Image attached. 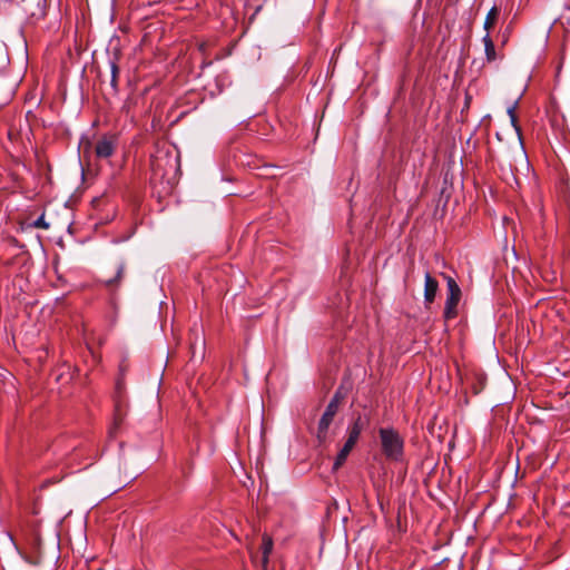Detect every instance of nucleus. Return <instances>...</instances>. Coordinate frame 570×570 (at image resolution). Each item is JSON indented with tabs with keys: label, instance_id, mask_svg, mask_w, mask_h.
Listing matches in <instances>:
<instances>
[{
	"label": "nucleus",
	"instance_id": "f257e3e1",
	"mask_svg": "<svg viewBox=\"0 0 570 570\" xmlns=\"http://www.w3.org/2000/svg\"><path fill=\"white\" fill-rule=\"evenodd\" d=\"M379 434L384 455L390 460L400 461L404 448V441L400 433L393 428H382Z\"/></svg>",
	"mask_w": 570,
	"mask_h": 570
},
{
	"label": "nucleus",
	"instance_id": "f03ea898",
	"mask_svg": "<svg viewBox=\"0 0 570 570\" xmlns=\"http://www.w3.org/2000/svg\"><path fill=\"white\" fill-rule=\"evenodd\" d=\"M340 400L341 399L336 393L334 397L331 400V402L327 404L323 415L320 419L316 433V438L320 443H323L326 440L328 428L332 424L334 416L338 411Z\"/></svg>",
	"mask_w": 570,
	"mask_h": 570
},
{
	"label": "nucleus",
	"instance_id": "7ed1b4c3",
	"mask_svg": "<svg viewBox=\"0 0 570 570\" xmlns=\"http://www.w3.org/2000/svg\"><path fill=\"white\" fill-rule=\"evenodd\" d=\"M448 298L444 307V318L452 320L456 316V307L461 299V288L454 278L446 276Z\"/></svg>",
	"mask_w": 570,
	"mask_h": 570
},
{
	"label": "nucleus",
	"instance_id": "20e7f679",
	"mask_svg": "<svg viewBox=\"0 0 570 570\" xmlns=\"http://www.w3.org/2000/svg\"><path fill=\"white\" fill-rule=\"evenodd\" d=\"M114 402L115 411L112 426L109 430L110 435H114L116 431L120 428L129 410V404L126 395H120V397H114Z\"/></svg>",
	"mask_w": 570,
	"mask_h": 570
},
{
	"label": "nucleus",
	"instance_id": "39448f33",
	"mask_svg": "<svg viewBox=\"0 0 570 570\" xmlns=\"http://www.w3.org/2000/svg\"><path fill=\"white\" fill-rule=\"evenodd\" d=\"M117 138L115 136L101 137L95 146V154L98 158H109L116 150Z\"/></svg>",
	"mask_w": 570,
	"mask_h": 570
},
{
	"label": "nucleus",
	"instance_id": "423d86ee",
	"mask_svg": "<svg viewBox=\"0 0 570 570\" xmlns=\"http://www.w3.org/2000/svg\"><path fill=\"white\" fill-rule=\"evenodd\" d=\"M439 288V283L435 278H433L430 273L425 274V283H424V302L426 304H431L434 302L436 292Z\"/></svg>",
	"mask_w": 570,
	"mask_h": 570
},
{
	"label": "nucleus",
	"instance_id": "0eeeda50",
	"mask_svg": "<svg viewBox=\"0 0 570 570\" xmlns=\"http://www.w3.org/2000/svg\"><path fill=\"white\" fill-rule=\"evenodd\" d=\"M273 539L264 533L263 534V538H262V546H261V549H262V568L264 570L267 569V566H268V561H269V554L272 553L273 551Z\"/></svg>",
	"mask_w": 570,
	"mask_h": 570
},
{
	"label": "nucleus",
	"instance_id": "6e6552de",
	"mask_svg": "<svg viewBox=\"0 0 570 570\" xmlns=\"http://www.w3.org/2000/svg\"><path fill=\"white\" fill-rule=\"evenodd\" d=\"M484 45V51H485V58L488 62H492L497 59V52L494 42L490 36V33H485V36L482 39Z\"/></svg>",
	"mask_w": 570,
	"mask_h": 570
},
{
	"label": "nucleus",
	"instance_id": "1a4fd4ad",
	"mask_svg": "<svg viewBox=\"0 0 570 570\" xmlns=\"http://www.w3.org/2000/svg\"><path fill=\"white\" fill-rule=\"evenodd\" d=\"M126 266L124 263H119L116 268V275L115 277H111L105 282L106 286L109 288L118 287L121 283L124 275H125Z\"/></svg>",
	"mask_w": 570,
	"mask_h": 570
},
{
	"label": "nucleus",
	"instance_id": "9d476101",
	"mask_svg": "<svg viewBox=\"0 0 570 570\" xmlns=\"http://www.w3.org/2000/svg\"><path fill=\"white\" fill-rule=\"evenodd\" d=\"M353 448H354V444H352L347 441L345 442L343 448L337 453V456H336L334 465H333L334 470H337L345 462V460L347 459V456L351 453V451L353 450Z\"/></svg>",
	"mask_w": 570,
	"mask_h": 570
},
{
	"label": "nucleus",
	"instance_id": "9b49d317",
	"mask_svg": "<svg viewBox=\"0 0 570 570\" xmlns=\"http://www.w3.org/2000/svg\"><path fill=\"white\" fill-rule=\"evenodd\" d=\"M499 13H500V10H499V8L497 6H493L489 10V12H488V14L485 17L484 23H483V28L487 31V33H490V30L495 24V22L498 20V17H499Z\"/></svg>",
	"mask_w": 570,
	"mask_h": 570
},
{
	"label": "nucleus",
	"instance_id": "f8f14e48",
	"mask_svg": "<svg viewBox=\"0 0 570 570\" xmlns=\"http://www.w3.org/2000/svg\"><path fill=\"white\" fill-rule=\"evenodd\" d=\"M120 395H126L125 391V382L122 377H119L116 382L115 387V396L114 397H120Z\"/></svg>",
	"mask_w": 570,
	"mask_h": 570
},
{
	"label": "nucleus",
	"instance_id": "ddd939ff",
	"mask_svg": "<svg viewBox=\"0 0 570 570\" xmlns=\"http://www.w3.org/2000/svg\"><path fill=\"white\" fill-rule=\"evenodd\" d=\"M515 107H517V104H514L511 107H509L508 108V114L510 116L512 126L515 128L517 131H520V128L518 127V120H517V115H515Z\"/></svg>",
	"mask_w": 570,
	"mask_h": 570
},
{
	"label": "nucleus",
	"instance_id": "4468645a",
	"mask_svg": "<svg viewBox=\"0 0 570 570\" xmlns=\"http://www.w3.org/2000/svg\"><path fill=\"white\" fill-rule=\"evenodd\" d=\"M365 423L363 422L362 417L358 415L350 426L351 430L362 432L364 429Z\"/></svg>",
	"mask_w": 570,
	"mask_h": 570
},
{
	"label": "nucleus",
	"instance_id": "2eb2a0df",
	"mask_svg": "<svg viewBox=\"0 0 570 570\" xmlns=\"http://www.w3.org/2000/svg\"><path fill=\"white\" fill-rule=\"evenodd\" d=\"M347 433H348V436H347L346 441L355 445L357 440H358V438H360V435H361V433L357 432V431H353L350 428L347 430Z\"/></svg>",
	"mask_w": 570,
	"mask_h": 570
},
{
	"label": "nucleus",
	"instance_id": "dca6fc26",
	"mask_svg": "<svg viewBox=\"0 0 570 570\" xmlns=\"http://www.w3.org/2000/svg\"><path fill=\"white\" fill-rule=\"evenodd\" d=\"M118 71H119V69H118L117 65L116 63H111V86L114 88L117 87Z\"/></svg>",
	"mask_w": 570,
	"mask_h": 570
},
{
	"label": "nucleus",
	"instance_id": "f3484780",
	"mask_svg": "<svg viewBox=\"0 0 570 570\" xmlns=\"http://www.w3.org/2000/svg\"><path fill=\"white\" fill-rule=\"evenodd\" d=\"M33 226L37 228H49V224L45 220L43 216L39 217Z\"/></svg>",
	"mask_w": 570,
	"mask_h": 570
},
{
	"label": "nucleus",
	"instance_id": "a211bd4d",
	"mask_svg": "<svg viewBox=\"0 0 570 570\" xmlns=\"http://www.w3.org/2000/svg\"><path fill=\"white\" fill-rule=\"evenodd\" d=\"M125 371H126V365L124 363H121L120 364V373H121V375H124Z\"/></svg>",
	"mask_w": 570,
	"mask_h": 570
},
{
	"label": "nucleus",
	"instance_id": "6ab92c4d",
	"mask_svg": "<svg viewBox=\"0 0 570 570\" xmlns=\"http://www.w3.org/2000/svg\"><path fill=\"white\" fill-rule=\"evenodd\" d=\"M153 166H154V170L156 171V170H157V167H159V166H160V164H159V159H157V160L154 163V165H153Z\"/></svg>",
	"mask_w": 570,
	"mask_h": 570
}]
</instances>
